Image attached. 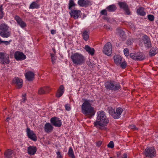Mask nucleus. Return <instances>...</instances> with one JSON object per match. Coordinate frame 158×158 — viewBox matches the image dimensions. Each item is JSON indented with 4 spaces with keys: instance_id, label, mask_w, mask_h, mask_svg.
I'll return each instance as SVG.
<instances>
[{
    "instance_id": "1",
    "label": "nucleus",
    "mask_w": 158,
    "mask_h": 158,
    "mask_svg": "<svg viewBox=\"0 0 158 158\" xmlns=\"http://www.w3.org/2000/svg\"><path fill=\"white\" fill-rule=\"evenodd\" d=\"M97 115L96 120L94 123V126H99V129L107 131V128L106 127L108 124L109 120L105 113L103 111H99L97 112Z\"/></svg>"
},
{
    "instance_id": "2",
    "label": "nucleus",
    "mask_w": 158,
    "mask_h": 158,
    "mask_svg": "<svg viewBox=\"0 0 158 158\" xmlns=\"http://www.w3.org/2000/svg\"><path fill=\"white\" fill-rule=\"evenodd\" d=\"M93 102V100L85 99L81 106L82 113L89 118L94 117L96 112L94 108L91 105Z\"/></svg>"
},
{
    "instance_id": "3",
    "label": "nucleus",
    "mask_w": 158,
    "mask_h": 158,
    "mask_svg": "<svg viewBox=\"0 0 158 158\" xmlns=\"http://www.w3.org/2000/svg\"><path fill=\"white\" fill-rule=\"evenodd\" d=\"M71 59L73 63L77 65H81L84 63L85 60L83 55L77 52L72 54Z\"/></svg>"
},
{
    "instance_id": "4",
    "label": "nucleus",
    "mask_w": 158,
    "mask_h": 158,
    "mask_svg": "<svg viewBox=\"0 0 158 158\" xmlns=\"http://www.w3.org/2000/svg\"><path fill=\"white\" fill-rule=\"evenodd\" d=\"M106 88L107 89L112 91H117L121 88L120 84L115 81H109L105 83Z\"/></svg>"
},
{
    "instance_id": "5",
    "label": "nucleus",
    "mask_w": 158,
    "mask_h": 158,
    "mask_svg": "<svg viewBox=\"0 0 158 158\" xmlns=\"http://www.w3.org/2000/svg\"><path fill=\"white\" fill-rule=\"evenodd\" d=\"M108 110L109 114L115 119L120 118L123 111L122 108L120 107L116 108V110L111 107H109Z\"/></svg>"
},
{
    "instance_id": "6",
    "label": "nucleus",
    "mask_w": 158,
    "mask_h": 158,
    "mask_svg": "<svg viewBox=\"0 0 158 158\" xmlns=\"http://www.w3.org/2000/svg\"><path fill=\"white\" fill-rule=\"evenodd\" d=\"M9 27L5 23L0 25V36L3 38H7L10 37L11 32L9 30Z\"/></svg>"
},
{
    "instance_id": "7",
    "label": "nucleus",
    "mask_w": 158,
    "mask_h": 158,
    "mask_svg": "<svg viewBox=\"0 0 158 158\" xmlns=\"http://www.w3.org/2000/svg\"><path fill=\"white\" fill-rule=\"evenodd\" d=\"M139 43L140 46H143L144 44V46L147 48H150L152 46L150 39L146 35H144L142 36V40H139Z\"/></svg>"
},
{
    "instance_id": "8",
    "label": "nucleus",
    "mask_w": 158,
    "mask_h": 158,
    "mask_svg": "<svg viewBox=\"0 0 158 158\" xmlns=\"http://www.w3.org/2000/svg\"><path fill=\"white\" fill-rule=\"evenodd\" d=\"M130 57L135 60L141 61L145 58V56L143 52L132 53L130 54Z\"/></svg>"
},
{
    "instance_id": "9",
    "label": "nucleus",
    "mask_w": 158,
    "mask_h": 158,
    "mask_svg": "<svg viewBox=\"0 0 158 158\" xmlns=\"http://www.w3.org/2000/svg\"><path fill=\"white\" fill-rule=\"evenodd\" d=\"M144 154L148 157L153 158L156 155V150L153 147H148L145 150Z\"/></svg>"
},
{
    "instance_id": "10",
    "label": "nucleus",
    "mask_w": 158,
    "mask_h": 158,
    "mask_svg": "<svg viewBox=\"0 0 158 158\" xmlns=\"http://www.w3.org/2000/svg\"><path fill=\"white\" fill-rule=\"evenodd\" d=\"M0 62L2 64H7L10 63L9 55L3 52H0Z\"/></svg>"
},
{
    "instance_id": "11",
    "label": "nucleus",
    "mask_w": 158,
    "mask_h": 158,
    "mask_svg": "<svg viewBox=\"0 0 158 158\" xmlns=\"http://www.w3.org/2000/svg\"><path fill=\"white\" fill-rule=\"evenodd\" d=\"M112 51V46L110 42L107 43L104 47L103 53L106 55L109 56L111 55Z\"/></svg>"
},
{
    "instance_id": "12",
    "label": "nucleus",
    "mask_w": 158,
    "mask_h": 158,
    "mask_svg": "<svg viewBox=\"0 0 158 158\" xmlns=\"http://www.w3.org/2000/svg\"><path fill=\"white\" fill-rule=\"evenodd\" d=\"M51 123L56 127H60L62 125L61 120L59 118L54 117L50 119Z\"/></svg>"
},
{
    "instance_id": "13",
    "label": "nucleus",
    "mask_w": 158,
    "mask_h": 158,
    "mask_svg": "<svg viewBox=\"0 0 158 158\" xmlns=\"http://www.w3.org/2000/svg\"><path fill=\"white\" fill-rule=\"evenodd\" d=\"M26 131L28 138L34 141L36 140L37 137L36 135L32 130L27 128L26 129Z\"/></svg>"
},
{
    "instance_id": "14",
    "label": "nucleus",
    "mask_w": 158,
    "mask_h": 158,
    "mask_svg": "<svg viewBox=\"0 0 158 158\" xmlns=\"http://www.w3.org/2000/svg\"><path fill=\"white\" fill-rule=\"evenodd\" d=\"M15 59L17 60H22L26 58V56L22 52L17 51L14 54Z\"/></svg>"
},
{
    "instance_id": "15",
    "label": "nucleus",
    "mask_w": 158,
    "mask_h": 158,
    "mask_svg": "<svg viewBox=\"0 0 158 158\" xmlns=\"http://www.w3.org/2000/svg\"><path fill=\"white\" fill-rule=\"evenodd\" d=\"M15 19L18 24L22 28H23L26 27L27 25L25 22L23 21L21 18L18 16L15 17Z\"/></svg>"
},
{
    "instance_id": "16",
    "label": "nucleus",
    "mask_w": 158,
    "mask_h": 158,
    "mask_svg": "<svg viewBox=\"0 0 158 158\" xmlns=\"http://www.w3.org/2000/svg\"><path fill=\"white\" fill-rule=\"evenodd\" d=\"M117 33L119 35V40L121 41H124L126 38V35L124 31L121 29L117 30Z\"/></svg>"
},
{
    "instance_id": "17",
    "label": "nucleus",
    "mask_w": 158,
    "mask_h": 158,
    "mask_svg": "<svg viewBox=\"0 0 158 158\" xmlns=\"http://www.w3.org/2000/svg\"><path fill=\"white\" fill-rule=\"evenodd\" d=\"M69 14L72 17L74 18L75 19H76L81 15V13L80 10H71Z\"/></svg>"
},
{
    "instance_id": "18",
    "label": "nucleus",
    "mask_w": 158,
    "mask_h": 158,
    "mask_svg": "<svg viewBox=\"0 0 158 158\" xmlns=\"http://www.w3.org/2000/svg\"><path fill=\"white\" fill-rule=\"evenodd\" d=\"M12 83L15 85L18 88H20L22 86L23 81L18 77H15L13 79Z\"/></svg>"
},
{
    "instance_id": "19",
    "label": "nucleus",
    "mask_w": 158,
    "mask_h": 158,
    "mask_svg": "<svg viewBox=\"0 0 158 158\" xmlns=\"http://www.w3.org/2000/svg\"><path fill=\"white\" fill-rule=\"evenodd\" d=\"M89 0H78L77 1L78 4L80 6L87 7L90 5Z\"/></svg>"
},
{
    "instance_id": "20",
    "label": "nucleus",
    "mask_w": 158,
    "mask_h": 158,
    "mask_svg": "<svg viewBox=\"0 0 158 158\" xmlns=\"http://www.w3.org/2000/svg\"><path fill=\"white\" fill-rule=\"evenodd\" d=\"M64 85H62L60 86L56 93V96L57 98L61 97L64 92Z\"/></svg>"
},
{
    "instance_id": "21",
    "label": "nucleus",
    "mask_w": 158,
    "mask_h": 158,
    "mask_svg": "<svg viewBox=\"0 0 158 158\" xmlns=\"http://www.w3.org/2000/svg\"><path fill=\"white\" fill-rule=\"evenodd\" d=\"M53 127L49 123H46L45 124L44 129L46 133H49L51 132L53 130Z\"/></svg>"
},
{
    "instance_id": "22",
    "label": "nucleus",
    "mask_w": 158,
    "mask_h": 158,
    "mask_svg": "<svg viewBox=\"0 0 158 158\" xmlns=\"http://www.w3.org/2000/svg\"><path fill=\"white\" fill-rule=\"evenodd\" d=\"M113 59L115 63L118 65L121 64L122 58L120 55H115L113 57Z\"/></svg>"
},
{
    "instance_id": "23",
    "label": "nucleus",
    "mask_w": 158,
    "mask_h": 158,
    "mask_svg": "<svg viewBox=\"0 0 158 158\" xmlns=\"http://www.w3.org/2000/svg\"><path fill=\"white\" fill-rule=\"evenodd\" d=\"M34 73L30 71L27 72L25 74L26 78L29 81L32 80L34 78Z\"/></svg>"
},
{
    "instance_id": "24",
    "label": "nucleus",
    "mask_w": 158,
    "mask_h": 158,
    "mask_svg": "<svg viewBox=\"0 0 158 158\" xmlns=\"http://www.w3.org/2000/svg\"><path fill=\"white\" fill-rule=\"evenodd\" d=\"M37 151L36 147L34 146H30L28 148L27 151L28 154L30 155L35 154Z\"/></svg>"
},
{
    "instance_id": "25",
    "label": "nucleus",
    "mask_w": 158,
    "mask_h": 158,
    "mask_svg": "<svg viewBox=\"0 0 158 158\" xmlns=\"http://www.w3.org/2000/svg\"><path fill=\"white\" fill-rule=\"evenodd\" d=\"M86 51L91 56H93L95 52V50L93 48L90 47L88 45H85V48Z\"/></svg>"
},
{
    "instance_id": "26",
    "label": "nucleus",
    "mask_w": 158,
    "mask_h": 158,
    "mask_svg": "<svg viewBox=\"0 0 158 158\" xmlns=\"http://www.w3.org/2000/svg\"><path fill=\"white\" fill-rule=\"evenodd\" d=\"M89 35V31L85 30L82 33L83 39L85 41L88 40Z\"/></svg>"
},
{
    "instance_id": "27",
    "label": "nucleus",
    "mask_w": 158,
    "mask_h": 158,
    "mask_svg": "<svg viewBox=\"0 0 158 158\" xmlns=\"http://www.w3.org/2000/svg\"><path fill=\"white\" fill-rule=\"evenodd\" d=\"M117 9L116 6L114 4H112L109 5L107 6L106 9L110 12H113L114 11Z\"/></svg>"
},
{
    "instance_id": "28",
    "label": "nucleus",
    "mask_w": 158,
    "mask_h": 158,
    "mask_svg": "<svg viewBox=\"0 0 158 158\" xmlns=\"http://www.w3.org/2000/svg\"><path fill=\"white\" fill-rule=\"evenodd\" d=\"M50 90V88L48 87L40 88V94L48 93L49 92Z\"/></svg>"
},
{
    "instance_id": "29",
    "label": "nucleus",
    "mask_w": 158,
    "mask_h": 158,
    "mask_svg": "<svg viewBox=\"0 0 158 158\" xmlns=\"http://www.w3.org/2000/svg\"><path fill=\"white\" fill-rule=\"evenodd\" d=\"M158 51L156 48H152L150 50L149 55L151 56H152L156 55L158 52Z\"/></svg>"
},
{
    "instance_id": "30",
    "label": "nucleus",
    "mask_w": 158,
    "mask_h": 158,
    "mask_svg": "<svg viewBox=\"0 0 158 158\" xmlns=\"http://www.w3.org/2000/svg\"><path fill=\"white\" fill-rule=\"evenodd\" d=\"M137 12L138 15L141 16H144L146 15V13L144 11L143 8V7H139L137 10Z\"/></svg>"
},
{
    "instance_id": "31",
    "label": "nucleus",
    "mask_w": 158,
    "mask_h": 158,
    "mask_svg": "<svg viewBox=\"0 0 158 158\" xmlns=\"http://www.w3.org/2000/svg\"><path fill=\"white\" fill-rule=\"evenodd\" d=\"M76 5L75 3L74 2V0H69L68 3V9L69 10L72 9V8L75 6Z\"/></svg>"
},
{
    "instance_id": "32",
    "label": "nucleus",
    "mask_w": 158,
    "mask_h": 158,
    "mask_svg": "<svg viewBox=\"0 0 158 158\" xmlns=\"http://www.w3.org/2000/svg\"><path fill=\"white\" fill-rule=\"evenodd\" d=\"M68 155L71 158H75L74 152L72 147H70L68 153Z\"/></svg>"
},
{
    "instance_id": "33",
    "label": "nucleus",
    "mask_w": 158,
    "mask_h": 158,
    "mask_svg": "<svg viewBox=\"0 0 158 158\" xmlns=\"http://www.w3.org/2000/svg\"><path fill=\"white\" fill-rule=\"evenodd\" d=\"M13 153V152L10 150H8L5 152L6 158H10Z\"/></svg>"
},
{
    "instance_id": "34",
    "label": "nucleus",
    "mask_w": 158,
    "mask_h": 158,
    "mask_svg": "<svg viewBox=\"0 0 158 158\" xmlns=\"http://www.w3.org/2000/svg\"><path fill=\"white\" fill-rule=\"evenodd\" d=\"M118 4L120 7L123 9V10L128 7L127 3L124 2H119Z\"/></svg>"
},
{
    "instance_id": "35",
    "label": "nucleus",
    "mask_w": 158,
    "mask_h": 158,
    "mask_svg": "<svg viewBox=\"0 0 158 158\" xmlns=\"http://www.w3.org/2000/svg\"><path fill=\"white\" fill-rule=\"evenodd\" d=\"M39 4H38L36 2H34L31 4L29 8L30 9L37 8L39 7Z\"/></svg>"
},
{
    "instance_id": "36",
    "label": "nucleus",
    "mask_w": 158,
    "mask_h": 158,
    "mask_svg": "<svg viewBox=\"0 0 158 158\" xmlns=\"http://www.w3.org/2000/svg\"><path fill=\"white\" fill-rule=\"evenodd\" d=\"M134 42V40L133 38H129L127 41V44L128 45H131Z\"/></svg>"
},
{
    "instance_id": "37",
    "label": "nucleus",
    "mask_w": 158,
    "mask_h": 158,
    "mask_svg": "<svg viewBox=\"0 0 158 158\" xmlns=\"http://www.w3.org/2000/svg\"><path fill=\"white\" fill-rule=\"evenodd\" d=\"M147 17L148 20L150 21H154L155 17L153 15H147Z\"/></svg>"
},
{
    "instance_id": "38",
    "label": "nucleus",
    "mask_w": 158,
    "mask_h": 158,
    "mask_svg": "<svg viewBox=\"0 0 158 158\" xmlns=\"http://www.w3.org/2000/svg\"><path fill=\"white\" fill-rule=\"evenodd\" d=\"M120 64V67L123 69H125L127 66V63L125 61L121 62Z\"/></svg>"
},
{
    "instance_id": "39",
    "label": "nucleus",
    "mask_w": 158,
    "mask_h": 158,
    "mask_svg": "<svg viewBox=\"0 0 158 158\" xmlns=\"http://www.w3.org/2000/svg\"><path fill=\"white\" fill-rule=\"evenodd\" d=\"M51 59L52 61L53 64L55 63V60L56 59V57L55 56V55L53 54H51Z\"/></svg>"
},
{
    "instance_id": "40",
    "label": "nucleus",
    "mask_w": 158,
    "mask_h": 158,
    "mask_svg": "<svg viewBox=\"0 0 158 158\" xmlns=\"http://www.w3.org/2000/svg\"><path fill=\"white\" fill-rule=\"evenodd\" d=\"M4 13L2 11V5L0 6V19H2L4 16Z\"/></svg>"
},
{
    "instance_id": "41",
    "label": "nucleus",
    "mask_w": 158,
    "mask_h": 158,
    "mask_svg": "<svg viewBox=\"0 0 158 158\" xmlns=\"http://www.w3.org/2000/svg\"><path fill=\"white\" fill-rule=\"evenodd\" d=\"M129 128L133 130H138V128L136 127V126L133 124L130 125L129 126Z\"/></svg>"
},
{
    "instance_id": "42",
    "label": "nucleus",
    "mask_w": 158,
    "mask_h": 158,
    "mask_svg": "<svg viewBox=\"0 0 158 158\" xmlns=\"http://www.w3.org/2000/svg\"><path fill=\"white\" fill-rule=\"evenodd\" d=\"M114 143L113 141H110L108 144V147L110 148H113L114 147Z\"/></svg>"
},
{
    "instance_id": "43",
    "label": "nucleus",
    "mask_w": 158,
    "mask_h": 158,
    "mask_svg": "<svg viewBox=\"0 0 158 158\" xmlns=\"http://www.w3.org/2000/svg\"><path fill=\"white\" fill-rule=\"evenodd\" d=\"M123 51L125 56H128L129 55L128 49L127 48H125L124 49Z\"/></svg>"
},
{
    "instance_id": "44",
    "label": "nucleus",
    "mask_w": 158,
    "mask_h": 158,
    "mask_svg": "<svg viewBox=\"0 0 158 158\" xmlns=\"http://www.w3.org/2000/svg\"><path fill=\"white\" fill-rule=\"evenodd\" d=\"M124 10L125 11V13L126 15H128L130 14L131 13L128 8V7Z\"/></svg>"
},
{
    "instance_id": "45",
    "label": "nucleus",
    "mask_w": 158,
    "mask_h": 158,
    "mask_svg": "<svg viewBox=\"0 0 158 158\" xmlns=\"http://www.w3.org/2000/svg\"><path fill=\"white\" fill-rule=\"evenodd\" d=\"M101 14L102 15L107 16V11L106 9L103 10H102L101 12Z\"/></svg>"
},
{
    "instance_id": "46",
    "label": "nucleus",
    "mask_w": 158,
    "mask_h": 158,
    "mask_svg": "<svg viewBox=\"0 0 158 158\" xmlns=\"http://www.w3.org/2000/svg\"><path fill=\"white\" fill-rule=\"evenodd\" d=\"M65 107L66 110L68 111H70L71 110V108L70 106L68 104H66Z\"/></svg>"
},
{
    "instance_id": "47",
    "label": "nucleus",
    "mask_w": 158,
    "mask_h": 158,
    "mask_svg": "<svg viewBox=\"0 0 158 158\" xmlns=\"http://www.w3.org/2000/svg\"><path fill=\"white\" fill-rule=\"evenodd\" d=\"M120 158H128L127 154L126 153H123Z\"/></svg>"
},
{
    "instance_id": "48",
    "label": "nucleus",
    "mask_w": 158,
    "mask_h": 158,
    "mask_svg": "<svg viewBox=\"0 0 158 158\" xmlns=\"http://www.w3.org/2000/svg\"><path fill=\"white\" fill-rule=\"evenodd\" d=\"M26 96V94H24L22 95V101L24 102L25 101V97Z\"/></svg>"
},
{
    "instance_id": "49",
    "label": "nucleus",
    "mask_w": 158,
    "mask_h": 158,
    "mask_svg": "<svg viewBox=\"0 0 158 158\" xmlns=\"http://www.w3.org/2000/svg\"><path fill=\"white\" fill-rule=\"evenodd\" d=\"M11 41L10 40L9 41H2V43H3L4 44H5L6 45H8L10 44V42Z\"/></svg>"
},
{
    "instance_id": "50",
    "label": "nucleus",
    "mask_w": 158,
    "mask_h": 158,
    "mask_svg": "<svg viewBox=\"0 0 158 158\" xmlns=\"http://www.w3.org/2000/svg\"><path fill=\"white\" fill-rule=\"evenodd\" d=\"M56 154L57 155V156L58 158H61L62 156H61L60 155V153L59 152H56Z\"/></svg>"
},
{
    "instance_id": "51",
    "label": "nucleus",
    "mask_w": 158,
    "mask_h": 158,
    "mask_svg": "<svg viewBox=\"0 0 158 158\" xmlns=\"http://www.w3.org/2000/svg\"><path fill=\"white\" fill-rule=\"evenodd\" d=\"M51 34H52V35H54L56 33V31L55 30H52L51 31Z\"/></svg>"
},
{
    "instance_id": "52",
    "label": "nucleus",
    "mask_w": 158,
    "mask_h": 158,
    "mask_svg": "<svg viewBox=\"0 0 158 158\" xmlns=\"http://www.w3.org/2000/svg\"><path fill=\"white\" fill-rule=\"evenodd\" d=\"M10 119V118L9 117H7L6 118V121L8 122V121L9 119Z\"/></svg>"
},
{
    "instance_id": "53",
    "label": "nucleus",
    "mask_w": 158,
    "mask_h": 158,
    "mask_svg": "<svg viewBox=\"0 0 158 158\" xmlns=\"http://www.w3.org/2000/svg\"><path fill=\"white\" fill-rule=\"evenodd\" d=\"M120 153H118L117 154V156L118 157L120 156Z\"/></svg>"
},
{
    "instance_id": "54",
    "label": "nucleus",
    "mask_w": 158,
    "mask_h": 158,
    "mask_svg": "<svg viewBox=\"0 0 158 158\" xmlns=\"http://www.w3.org/2000/svg\"><path fill=\"white\" fill-rule=\"evenodd\" d=\"M2 40L0 38V44H1L2 43Z\"/></svg>"
},
{
    "instance_id": "55",
    "label": "nucleus",
    "mask_w": 158,
    "mask_h": 158,
    "mask_svg": "<svg viewBox=\"0 0 158 158\" xmlns=\"http://www.w3.org/2000/svg\"><path fill=\"white\" fill-rule=\"evenodd\" d=\"M101 143H100L99 144V143H98V146H100L101 145Z\"/></svg>"
},
{
    "instance_id": "56",
    "label": "nucleus",
    "mask_w": 158,
    "mask_h": 158,
    "mask_svg": "<svg viewBox=\"0 0 158 158\" xmlns=\"http://www.w3.org/2000/svg\"><path fill=\"white\" fill-rule=\"evenodd\" d=\"M106 26L105 25L104 26V27H105Z\"/></svg>"
},
{
    "instance_id": "57",
    "label": "nucleus",
    "mask_w": 158,
    "mask_h": 158,
    "mask_svg": "<svg viewBox=\"0 0 158 158\" xmlns=\"http://www.w3.org/2000/svg\"><path fill=\"white\" fill-rule=\"evenodd\" d=\"M110 158H112V157H110Z\"/></svg>"
}]
</instances>
